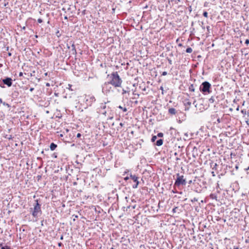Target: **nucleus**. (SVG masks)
Here are the masks:
<instances>
[{
	"instance_id": "473e14b6",
	"label": "nucleus",
	"mask_w": 249,
	"mask_h": 249,
	"mask_svg": "<svg viewBox=\"0 0 249 249\" xmlns=\"http://www.w3.org/2000/svg\"><path fill=\"white\" fill-rule=\"evenodd\" d=\"M72 216H73V217H74L73 221H75V219L78 218V215H74V214H73V215H72Z\"/></svg>"
},
{
	"instance_id": "de8ad7c7",
	"label": "nucleus",
	"mask_w": 249,
	"mask_h": 249,
	"mask_svg": "<svg viewBox=\"0 0 249 249\" xmlns=\"http://www.w3.org/2000/svg\"><path fill=\"white\" fill-rule=\"evenodd\" d=\"M58 245L59 247H61L63 245V244L61 242H60L58 244Z\"/></svg>"
},
{
	"instance_id": "bf43d9fd",
	"label": "nucleus",
	"mask_w": 249,
	"mask_h": 249,
	"mask_svg": "<svg viewBox=\"0 0 249 249\" xmlns=\"http://www.w3.org/2000/svg\"><path fill=\"white\" fill-rule=\"evenodd\" d=\"M63 236L62 235V236H61V237H60V239H61V240H63Z\"/></svg>"
},
{
	"instance_id": "052dcab7",
	"label": "nucleus",
	"mask_w": 249,
	"mask_h": 249,
	"mask_svg": "<svg viewBox=\"0 0 249 249\" xmlns=\"http://www.w3.org/2000/svg\"><path fill=\"white\" fill-rule=\"evenodd\" d=\"M64 18H65V19H68V18H67V16H65V17H64Z\"/></svg>"
},
{
	"instance_id": "a878e982",
	"label": "nucleus",
	"mask_w": 249,
	"mask_h": 249,
	"mask_svg": "<svg viewBox=\"0 0 249 249\" xmlns=\"http://www.w3.org/2000/svg\"><path fill=\"white\" fill-rule=\"evenodd\" d=\"M157 136L160 138L163 137V134L161 132L158 133Z\"/></svg>"
},
{
	"instance_id": "f03ea898",
	"label": "nucleus",
	"mask_w": 249,
	"mask_h": 249,
	"mask_svg": "<svg viewBox=\"0 0 249 249\" xmlns=\"http://www.w3.org/2000/svg\"><path fill=\"white\" fill-rule=\"evenodd\" d=\"M35 202L33 205L34 208H30V212L34 217L37 218L42 214L41 204H39L38 199L35 200Z\"/></svg>"
},
{
	"instance_id": "8fccbe9b",
	"label": "nucleus",
	"mask_w": 249,
	"mask_h": 249,
	"mask_svg": "<svg viewBox=\"0 0 249 249\" xmlns=\"http://www.w3.org/2000/svg\"><path fill=\"white\" fill-rule=\"evenodd\" d=\"M34 90V88H31L30 89V91L31 92H32Z\"/></svg>"
},
{
	"instance_id": "1a4fd4ad",
	"label": "nucleus",
	"mask_w": 249,
	"mask_h": 249,
	"mask_svg": "<svg viewBox=\"0 0 249 249\" xmlns=\"http://www.w3.org/2000/svg\"><path fill=\"white\" fill-rule=\"evenodd\" d=\"M130 178L135 183V184L132 185V188L134 189L137 188L140 183L138 180L139 178L135 175H132L131 173H130Z\"/></svg>"
},
{
	"instance_id": "412c9836",
	"label": "nucleus",
	"mask_w": 249,
	"mask_h": 249,
	"mask_svg": "<svg viewBox=\"0 0 249 249\" xmlns=\"http://www.w3.org/2000/svg\"><path fill=\"white\" fill-rule=\"evenodd\" d=\"M130 173H131L130 171L127 169L124 172L123 175L124 176L125 174H127L128 176H130Z\"/></svg>"
},
{
	"instance_id": "864d4df0",
	"label": "nucleus",
	"mask_w": 249,
	"mask_h": 249,
	"mask_svg": "<svg viewBox=\"0 0 249 249\" xmlns=\"http://www.w3.org/2000/svg\"><path fill=\"white\" fill-rule=\"evenodd\" d=\"M233 249H239V248L237 247L234 246L233 247Z\"/></svg>"
},
{
	"instance_id": "393cba45",
	"label": "nucleus",
	"mask_w": 249,
	"mask_h": 249,
	"mask_svg": "<svg viewBox=\"0 0 249 249\" xmlns=\"http://www.w3.org/2000/svg\"><path fill=\"white\" fill-rule=\"evenodd\" d=\"M1 249H11V248L8 246H4L1 247Z\"/></svg>"
},
{
	"instance_id": "20e7f679",
	"label": "nucleus",
	"mask_w": 249,
	"mask_h": 249,
	"mask_svg": "<svg viewBox=\"0 0 249 249\" xmlns=\"http://www.w3.org/2000/svg\"><path fill=\"white\" fill-rule=\"evenodd\" d=\"M211 84L208 81L202 83L199 87V90L204 94L207 95L211 93Z\"/></svg>"
},
{
	"instance_id": "2f4dec72",
	"label": "nucleus",
	"mask_w": 249,
	"mask_h": 249,
	"mask_svg": "<svg viewBox=\"0 0 249 249\" xmlns=\"http://www.w3.org/2000/svg\"><path fill=\"white\" fill-rule=\"evenodd\" d=\"M68 87H68V89H70V90H71V91H72V90H73V89H71V87H72V85H71V84H69V85H68Z\"/></svg>"
},
{
	"instance_id": "338daca9",
	"label": "nucleus",
	"mask_w": 249,
	"mask_h": 249,
	"mask_svg": "<svg viewBox=\"0 0 249 249\" xmlns=\"http://www.w3.org/2000/svg\"><path fill=\"white\" fill-rule=\"evenodd\" d=\"M202 183L203 184H204V183H206V182L202 181Z\"/></svg>"
},
{
	"instance_id": "6e6d98bb",
	"label": "nucleus",
	"mask_w": 249,
	"mask_h": 249,
	"mask_svg": "<svg viewBox=\"0 0 249 249\" xmlns=\"http://www.w3.org/2000/svg\"><path fill=\"white\" fill-rule=\"evenodd\" d=\"M178 45V46H180V47L182 46V44H181V43H179Z\"/></svg>"
},
{
	"instance_id": "0eeeda50",
	"label": "nucleus",
	"mask_w": 249,
	"mask_h": 249,
	"mask_svg": "<svg viewBox=\"0 0 249 249\" xmlns=\"http://www.w3.org/2000/svg\"><path fill=\"white\" fill-rule=\"evenodd\" d=\"M193 185L194 187V191L197 193H201L204 189L206 188V186L202 187L196 180H193Z\"/></svg>"
},
{
	"instance_id": "4be33fe9",
	"label": "nucleus",
	"mask_w": 249,
	"mask_h": 249,
	"mask_svg": "<svg viewBox=\"0 0 249 249\" xmlns=\"http://www.w3.org/2000/svg\"><path fill=\"white\" fill-rule=\"evenodd\" d=\"M157 136H153L152 138H151V142H155L156 141V140H157Z\"/></svg>"
},
{
	"instance_id": "c9c22d12",
	"label": "nucleus",
	"mask_w": 249,
	"mask_h": 249,
	"mask_svg": "<svg viewBox=\"0 0 249 249\" xmlns=\"http://www.w3.org/2000/svg\"><path fill=\"white\" fill-rule=\"evenodd\" d=\"M167 74V72L166 71L162 72V75L165 76Z\"/></svg>"
},
{
	"instance_id": "bb28decb",
	"label": "nucleus",
	"mask_w": 249,
	"mask_h": 249,
	"mask_svg": "<svg viewBox=\"0 0 249 249\" xmlns=\"http://www.w3.org/2000/svg\"><path fill=\"white\" fill-rule=\"evenodd\" d=\"M172 192L174 194H177V193H178V191H177V188H174V189L172 190Z\"/></svg>"
},
{
	"instance_id": "37998d69",
	"label": "nucleus",
	"mask_w": 249,
	"mask_h": 249,
	"mask_svg": "<svg viewBox=\"0 0 249 249\" xmlns=\"http://www.w3.org/2000/svg\"><path fill=\"white\" fill-rule=\"evenodd\" d=\"M188 183L189 184H191L192 183L193 184V181H192V180H190L188 181Z\"/></svg>"
},
{
	"instance_id": "7c9ffc66",
	"label": "nucleus",
	"mask_w": 249,
	"mask_h": 249,
	"mask_svg": "<svg viewBox=\"0 0 249 249\" xmlns=\"http://www.w3.org/2000/svg\"><path fill=\"white\" fill-rule=\"evenodd\" d=\"M198 201L197 198H196V197H194L193 199H192L191 200V202H195V201Z\"/></svg>"
},
{
	"instance_id": "dca6fc26",
	"label": "nucleus",
	"mask_w": 249,
	"mask_h": 249,
	"mask_svg": "<svg viewBox=\"0 0 249 249\" xmlns=\"http://www.w3.org/2000/svg\"><path fill=\"white\" fill-rule=\"evenodd\" d=\"M162 144H163V140L161 139L157 140L155 143V145H156L157 146H161V145H162Z\"/></svg>"
},
{
	"instance_id": "39448f33",
	"label": "nucleus",
	"mask_w": 249,
	"mask_h": 249,
	"mask_svg": "<svg viewBox=\"0 0 249 249\" xmlns=\"http://www.w3.org/2000/svg\"><path fill=\"white\" fill-rule=\"evenodd\" d=\"M106 104H107L106 102L100 103V107L98 108V112L100 113L103 114L105 116H107L109 117L110 119H112L113 117H110V115H109L110 111H111L110 108L108 107H107V111H104V109H107V107Z\"/></svg>"
},
{
	"instance_id": "a18cd8bd",
	"label": "nucleus",
	"mask_w": 249,
	"mask_h": 249,
	"mask_svg": "<svg viewBox=\"0 0 249 249\" xmlns=\"http://www.w3.org/2000/svg\"><path fill=\"white\" fill-rule=\"evenodd\" d=\"M160 89L162 91V94H163V88L162 87H160Z\"/></svg>"
},
{
	"instance_id": "9d476101",
	"label": "nucleus",
	"mask_w": 249,
	"mask_h": 249,
	"mask_svg": "<svg viewBox=\"0 0 249 249\" xmlns=\"http://www.w3.org/2000/svg\"><path fill=\"white\" fill-rule=\"evenodd\" d=\"M95 101V98L93 95H89L86 97V103L87 106H91Z\"/></svg>"
},
{
	"instance_id": "c03bdc74",
	"label": "nucleus",
	"mask_w": 249,
	"mask_h": 249,
	"mask_svg": "<svg viewBox=\"0 0 249 249\" xmlns=\"http://www.w3.org/2000/svg\"><path fill=\"white\" fill-rule=\"evenodd\" d=\"M190 107H185V110H189Z\"/></svg>"
},
{
	"instance_id": "e2e57ef3",
	"label": "nucleus",
	"mask_w": 249,
	"mask_h": 249,
	"mask_svg": "<svg viewBox=\"0 0 249 249\" xmlns=\"http://www.w3.org/2000/svg\"><path fill=\"white\" fill-rule=\"evenodd\" d=\"M47 75H48V72H46V73H45V75L47 76Z\"/></svg>"
},
{
	"instance_id": "ea45409f",
	"label": "nucleus",
	"mask_w": 249,
	"mask_h": 249,
	"mask_svg": "<svg viewBox=\"0 0 249 249\" xmlns=\"http://www.w3.org/2000/svg\"><path fill=\"white\" fill-rule=\"evenodd\" d=\"M81 136V134L80 133L77 134L76 137L77 138H80Z\"/></svg>"
},
{
	"instance_id": "f704fd0d",
	"label": "nucleus",
	"mask_w": 249,
	"mask_h": 249,
	"mask_svg": "<svg viewBox=\"0 0 249 249\" xmlns=\"http://www.w3.org/2000/svg\"><path fill=\"white\" fill-rule=\"evenodd\" d=\"M245 44L248 45L249 44V39H247L245 41Z\"/></svg>"
},
{
	"instance_id": "680f3d73",
	"label": "nucleus",
	"mask_w": 249,
	"mask_h": 249,
	"mask_svg": "<svg viewBox=\"0 0 249 249\" xmlns=\"http://www.w3.org/2000/svg\"><path fill=\"white\" fill-rule=\"evenodd\" d=\"M120 125L121 126H123V123H121L120 124Z\"/></svg>"
},
{
	"instance_id": "c756f323",
	"label": "nucleus",
	"mask_w": 249,
	"mask_h": 249,
	"mask_svg": "<svg viewBox=\"0 0 249 249\" xmlns=\"http://www.w3.org/2000/svg\"><path fill=\"white\" fill-rule=\"evenodd\" d=\"M129 178H130V176H127L126 177H124V180H125V181H127V180H128Z\"/></svg>"
},
{
	"instance_id": "58836bf2",
	"label": "nucleus",
	"mask_w": 249,
	"mask_h": 249,
	"mask_svg": "<svg viewBox=\"0 0 249 249\" xmlns=\"http://www.w3.org/2000/svg\"><path fill=\"white\" fill-rule=\"evenodd\" d=\"M178 209V208H177V207H175V208H174V209H173V210H172V212H173L174 213H175V212H176V209Z\"/></svg>"
},
{
	"instance_id": "f3484780",
	"label": "nucleus",
	"mask_w": 249,
	"mask_h": 249,
	"mask_svg": "<svg viewBox=\"0 0 249 249\" xmlns=\"http://www.w3.org/2000/svg\"><path fill=\"white\" fill-rule=\"evenodd\" d=\"M189 90L191 92H194L195 89L193 84H191L189 87Z\"/></svg>"
},
{
	"instance_id": "69168bd1",
	"label": "nucleus",
	"mask_w": 249,
	"mask_h": 249,
	"mask_svg": "<svg viewBox=\"0 0 249 249\" xmlns=\"http://www.w3.org/2000/svg\"><path fill=\"white\" fill-rule=\"evenodd\" d=\"M142 90L143 91H145V88H144V89H142Z\"/></svg>"
},
{
	"instance_id": "7ed1b4c3",
	"label": "nucleus",
	"mask_w": 249,
	"mask_h": 249,
	"mask_svg": "<svg viewBox=\"0 0 249 249\" xmlns=\"http://www.w3.org/2000/svg\"><path fill=\"white\" fill-rule=\"evenodd\" d=\"M187 184L186 178L183 175H180L179 173L176 174V179L174 184L173 187L180 189L181 186H185Z\"/></svg>"
},
{
	"instance_id": "6ab92c4d",
	"label": "nucleus",
	"mask_w": 249,
	"mask_h": 249,
	"mask_svg": "<svg viewBox=\"0 0 249 249\" xmlns=\"http://www.w3.org/2000/svg\"><path fill=\"white\" fill-rule=\"evenodd\" d=\"M210 197L212 199L217 200V195L215 194H211L210 195Z\"/></svg>"
},
{
	"instance_id": "774afa93",
	"label": "nucleus",
	"mask_w": 249,
	"mask_h": 249,
	"mask_svg": "<svg viewBox=\"0 0 249 249\" xmlns=\"http://www.w3.org/2000/svg\"><path fill=\"white\" fill-rule=\"evenodd\" d=\"M38 178H41V176H38Z\"/></svg>"
},
{
	"instance_id": "c85d7f7f",
	"label": "nucleus",
	"mask_w": 249,
	"mask_h": 249,
	"mask_svg": "<svg viewBox=\"0 0 249 249\" xmlns=\"http://www.w3.org/2000/svg\"><path fill=\"white\" fill-rule=\"evenodd\" d=\"M203 15L204 17L207 18L208 17V13L206 11H204L203 13Z\"/></svg>"
},
{
	"instance_id": "a19ab883",
	"label": "nucleus",
	"mask_w": 249,
	"mask_h": 249,
	"mask_svg": "<svg viewBox=\"0 0 249 249\" xmlns=\"http://www.w3.org/2000/svg\"><path fill=\"white\" fill-rule=\"evenodd\" d=\"M168 63L170 64H172V60L170 59H168Z\"/></svg>"
},
{
	"instance_id": "3c124183",
	"label": "nucleus",
	"mask_w": 249,
	"mask_h": 249,
	"mask_svg": "<svg viewBox=\"0 0 249 249\" xmlns=\"http://www.w3.org/2000/svg\"><path fill=\"white\" fill-rule=\"evenodd\" d=\"M8 4V2H7L4 3L3 5L4 7H6Z\"/></svg>"
},
{
	"instance_id": "72a5a7b5",
	"label": "nucleus",
	"mask_w": 249,
	"mask_h": 249,
	"mask_svg": "<svg viewBox=\"0 0 249 249\" xmlns=\"http://www.w3.org/2000/svg\"><path fill=\"white\" fill-rule=\"evenodd\" d=\"M37 22H38V23H42V22H43V21H42V19H41V18H38V19H37Z\"/></svg>"
},
{
	"instance_id": "423d86ee",
	"label": "nucleus",
	"mask_w": 249,
	"mask_h": 249,
	"mask_svg": "<svg viewBox=\"0 0 249 249\" xmlns=\"http://www.w3.org/2000/svg\"><path fill=\"white\" fill-rule=\"evenodd\" d=\"M13 84V80L10 77H6L0 80V87L4 88V85L7 86L8 87H11Z\"/></svg>"
},
{
	"instance_id": "a211bd4d",
	"label": "nucleus",
	"mask_w": 249,
	"mask_h": 249,
	"mask_svg": "<svg viewBox=\"0 0 249 249\" xmlns=\"http://www.w3.org/2000/svg\"><path fill=\"white\" fill-rule=\"evenodd\" d=\"M129 92H130V90L128 88H127L126 89H123L122 94L123 95H124V94H125L126 93L129 94Z\"/></svg>"
},
{
	"instance_id": "6e6552de",
	"label": "nucleus",
	"mask_w": 249,
	"mask_h": 249,
	"mask_svg": "<svg viewBox=\"0 0 249 249\" xmlns=\"http://www.w3.org/2000/svg\"><path fill=\"white\" fill-rule=\"evenodd\" d=\"M111 84H110L109 82H106L104 83V84L102 86V92L104 94H107L110 91V90L111 89V87L110 85Z\"/></svg>"
},
{
	"instance_id": "49530a36",
	"label": "nucleus",
	"mask_w": 249,
	"mask_h": 249,
	"mask_svg": "<svg viewBox=\"0 0 249 249\" xmlns=\"http://www.w3.org/2000/svg\"><path fill=\"white\" fill-rule=\"evenodd\" d=\"M217 122L218 123H220V122H221V120L219 118H218L217 119Z\"/></svg>"
},
{
	"instance_id": "4d7b16f0",
	"label": "nucleus",
	"mask_w": 249,
	"mask_h": 249,
	"mask_svg": "<svg viewBox=\"0 0 249 249\" xmlns=\"http://www.w3.org/2000/svg\"><path fill=\"white\" fill-rule=\"evenodd\" d=\"M11 55H12V54H11V53H8V55H9V56H11Z\"/></svg>"
},
{
	"instance_id": "5fc2aeb1",
	"label": "nucleus",
	"mask_w": 249,
	"mask_h": 249,
	"mask_svg": "<svg viewBox=\"0 0 249 249\" xmlns=\"http://www.w3.org/2000/svg\"><path fill=\"white\" fill-rule=\"evenodd\" d=\"M43 222H44V220H42L41 222V226H43Z\"/></svg>"
},
{
	"instance_id": "f257e3e1",
	"label": "nucleus",
	"mask_w": 249,
	"mask_h": 249,
	"mask_svg": "<svg viewBox=\"0 0 249 249\" xmlns=\"http://www.w3.org/2000/svg\"><path fill=\"white\" fill-rule=\"evenodd\" d=\"M109 78V83L115 88L121 87L123 80L120 77L117 71H114L107 75Z\"/></svg>"
},
{
	"instance_id": "aec40b11",
	"label": "nucleus",
	"mask_w": 249,
	"mask_h": 249,
	"mask_svg": "<svg viewBox=\"0 0 249 249\" xmlns=\"http://www.w3.org/2000/svg\"><path fill=\"white\" fill-rule=\"evenodd\" d=\"M193 52V50L191 47H188L186 50V52L187 53H191Z\"/></svg>"
},
{
	"instance_id": "4c0bfd02",
	"label": "nucleus",
	"mask_w": 249,
	"mask_h": 249,
	"mask_svg": "<svg viewBox=\"0 0 249 249\" xmlns=\"http://www.w3.org/2000/svg\"><path fill=\"white\" fill-rule=\"evenodd\" d=\"M52 157H54V158H56L57 157V154L56 153H53L52 155Z\"/></svg>"
},
{
	"instance_id": "e433bc0d",
	"label": "nucleus",
	"mask_w": 249,
	"mask_h": 249,
	"mask_svg": "<svg viewBox=\"0 0 249 249\" xmlns=\"http://www.w3.org/2000/svg\"><path fill=\"white\" fill-rule=\"evenodd\" d=\"M133 94L134 95H135H135H137V96H138V97L139 96V94H137V93H135V91H134L133 92Z\"/></svg>"
},
{
	"instance_id": "cd10ccee",
	"label": "nucleus",
	"mask_w": 249,
	"mask_h": 249,
	"mask_svg": "<svg viewBox=\"0 0 249 249\" xmlns=\"http://www.w3.org/2000/svg\"><path fill=\"white\" fill-rule=\"evenodd\" d=\"M2 104H3V106H7L8 107H10V106L9 104H8V103H5L4 102H2Z\"/></svg>"
},
{
	"instance_id": "13d9d810",
	"label": "nucleus",
	"mask_w": 249,
	"mask_h": 249,
	"mask_svg": "<svg viewBox=\"0 0 249 249\" xmlns=\"http://www.w3.org/2000/svg\"><path fill=\"white\" fill-rule=\"evenodd\" d=\"M170 130H175V129L174 128H173V127H171V128H170Z\"/></svg>"
},
{
	"instance_id": "09e8293b",
	"label": "nucleus",
	"mask_w": 249,
	"mask_h": 249,
	"mask_svg": "<svg viewBox=\"0 0 249 249\" xmlns=\"http://www.w3.org/2000/svg\"><path fill=\"white\" fill-rule=\"evenodd\" d=\"M46 87H50V84L49 83H46Z\"/></svg>"
},
{
	"instance_id": "603ef678",
	"label": "nucleus",
	"mask_w": 249,
	"mask_h": 249,
	"mask_svg": "<svg viewBox=\"0 0 249 249\" xmlns=\"http://www.w3.org/2000/svg\"><path fill=\"white\" fill-rule=\"evenodd\" d=\"M210 27L209 26H207V30H208V31H209V30H210Z\"/></svg>"
},
{
	"instance_id": "79ce46f5",
	"label": "nucleus",
	"mask_w": 249,
	"mask_h": 249,
	"mask_svg": "<svg viewBox=\"0 0 249 249\" xmlns=\"http://www.w3.org/2000/svg\"><path fill=\"white\" fill-rule=\"evenodd\" d=\"M18 76H19V77H21V76H23V72H20L19 73Z\"/></svg>"
},
{
	"instance_id": "5701e85b",
	"label": "nucleus",
	"mask_w": 249,
	"mask_h": 249,
	"mask_svg": "<svg viewBox=\"0 0 249 249\" xmlns=\"http://www.w3.org/2000/svg\"><path fill=\"white\" fill-rule=\"evenodd\" d=\"M118 107L119 108L122 109L124 112H126L127 111V108L126 107H122L121 106H119Z\"/></svg>"
},
{
	"instance_id": "f8f14e48",
	"label": "nucleus",
	"mask_w": 249,
	"mask_h": 249,
	"mask_svg": "<svg viewBox=\"0 0 249 249\" xmlns=\"http://www.w3.org/2000/svg\"><path fill=\"white\" fill-rule=\"evenodd\" d=\"M168 112L171 115H175L177 113V111L175 108H170L168 109Z\"/></svg>"
},
{
	"instance_id": "0e129e2a",
	"label": "nucleus",
	"mask_w": 249,
	"mask_h": 249,
	"mask_svg": "<svg viewBox=\"0 0 249 249\" xmlns=\"http://www.w3.org/2000/svg\"><path fill=\"white\" fill-rule=\"evenodd\" d=\"M104 111H107V109H104Z\"/></svg>"
},
{
	"instance_id": "4468645a",
	"label": "nucleus",
	"mask_w": 249,
	"mask_h": 249,
	"mask_svg": "<svg viewBox=\"0 0 249 249\" xmlns=\"http://www.w3.org/2000/svg\"><path fill=\"white\" fill-rule=\"evenodd\" d=\"M71 47H72V49H71V53L72 54H74V55H76V54H77V52H76L75 46V45H74V44L73 43L72 44Z\"/></svg>"
},
{
	"instance_id": "2eb2a0df",
	"label": "nucleus",
	"mask_w": 249,
	"mask_h": 249,
	"mask_svg": "<svg viewBox=\"0 0 249 249\" xmlns=\"http://www.w3.org/2000/svg\"><path fill=\"white\" fill-rule=\"evenodd\" d=\"M57 144H55L53 142H52L50 144V148L51 151H53L55 149V148L57 147Z\"/></svg>"
},
{
	"instance_id": "ddd939ff",
	"label": "nucleus",
	"mask_w": 249,
	"mask_h": 249,
	"mask_svg": "<svg viewBox=\"0 0 249 249\" xmlns=\"http://www.w3.org/2000/svg\"><path fill=\"white\" fill-rule=\"evenodd\" d=\"M183 104L185 107H190L191 105V102H190L189 99H185L183 102Z\"/></svg>"
},
{
	"instance_id": "b1692460",
	"label": "nucleus",
	"mask_w": 249,
	"mask_h": 249,
	"mask_svg": "<svg viewBox=\"0 0 249 249\" xmlns=\"http://www.w3.org/2000/svg\"><path fill=\"white\" fill-rule=\"evenodd\" d=\"M5 138H7L9 140H12L13 139V137L11 135H6V136L5 137Z\"/></svg>"
},
{
	"instance_id": "9b49d317",
	"label": "nucleus",
	"mask_w": 249,
	"mask_h": 249,
	"mask_svg": "<svg viewBox=\"0 0 249 249\" xmlns=\"http://www.w3.org/2000/svg\"><path fill=\"white\" fill-rule=\"evenodd\" d=\"M218 97L215 96H212L209 100V102L211 104L215 103V104H217L219 102V100L218 99Z\"/></svg>"
}]
</instances>
